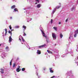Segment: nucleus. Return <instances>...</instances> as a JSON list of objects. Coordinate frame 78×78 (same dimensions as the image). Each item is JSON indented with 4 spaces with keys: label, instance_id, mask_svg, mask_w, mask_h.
I'll list each match as a JSON object with an SVG mask.
<instances>
[{
    "label": "nucleus",
    "instance_id": "nucleus-1",
    "mask_svg": "<svg viewBox=\"0 0 78 78\" xmlns=\"http://www.w3.org/2000/svg\"><path fill=\"white\" fill-rule=\"evenodd\" d=\"M73 32H71L69 35V38L68 40L69 41H73Z\"/></svg>",
    "mask_w": 78,
    "mask_h": 78
},
{
    "label": "nucleus",
    "instance_id": "nucleus-2",
    "mask_svg": "<svg viewBox=\"0 0 78 78\" xmlns=\"http://www.w3.org/2000/svg\"><path fill=\"white\" fill-rule=\"evenodd\" d=\"M61 7V5L57 6L56 7V8H55L54 9L52 13V14H54V13H55V12L56 11V9H59V8H60Z\"/></svg>",
    "mask_w": 78,
    "mask_h": 78
},
{
    "label": "nucleus",
    "instance_id": "nucleus-3",
    "mask_svg": "<svg viewBox=\"0 0 78 78\" xmlns=\"http://www.w3.org/2000/svg\"><path fill=\"white\" fill-rule=\"evenodd\" d=\"M40 28L41 32V34L43 35V37H46V38L47 36L45 35V33H44V31L43 30H42L41 28Z\"/></svg>",
    "mask_w": 78,
    "mask_h": 78
},
{
    "label": "nucleus",
    "instance_id": "nucleus-4",
    "mask_svg": "<svg viewBox=\"0 0 78 78\" xmlns=\"http://www.w3.org/2000/svg\"><path fill=\"white\" fill-rule=\"evenodd\" d=\"M52 35L53 39L54 40H55V39H56V34L54 33H52Z\"/></svg>",
    "mask_w": 78,
    "mask_h": 78
},
{
    "label": "nucleus",
    "instance_id": "nucleus-5",
    "mask_svg": "<svg viewBox=\"0 0 78 78\" xmlns=\"http://www.w3.org/2000/svg\"><path fill=\"white\" fill-rule=\"evenodd\" d=\"M20 66H18V68H17V69L16 70V72H20Z\"/></svg>",
    "mask_w": 78,
    "mask_h": 78
},
{
    "label": "nucleus",
    "instance_id": "nucleus-6",
    "mask_svg": "<svg viewBox=\"0 0 78 78\" xmlns=\"http://www.w3.org/2000/svg\"><path fill=\"white\" fill-rule=\"evenodd\" d=\"M21 38L23 42H25V40H24V39H23V37H22V36H19V40H20V41H21Z\"/></svg>",
    "mask_w": 78,
    "mask_h": 78
},
{
    "label": "nucleus",
    "instance_id": "nucleus-7",
    "mask_svg": "<svg viewBox=\"0 0 78 78\" xmlns=\"http://www.w3.org/2000/svg\"><path fill=\"white\" fill-rule=\"evenodd\" d=\"M32 20V18H28L26 19V20L27 21V22H29L30 21H31Z\"/></svg>",
    "mask_w": 78,
    "mask_h": 78
},
{
    "label": "nucleus",
    "instance_id": "nucleus-8",
    "mask_svg": "<svg viewBox=\"0 0 78 78\" xmlns=\"http://www.w3.org/2000/svg\"><path fill=\"white\" fill-rule=\"evenodd\" d=\"M6 55V54L5 53V52H3L2 53L1 55V56H2V58H4V57H5V55Z\"/></svg>",
    "mask_w": 78,
    "mask_h": 78
},
{
    "label": "nucleus",
    "instance_id": "nucleus-9",
    "mask_svg": "<svg viewBox=\"0 0 78 78\" xmlns=\"http://www.w3.org/2000/svg\"><path fill=\"white\" fill-rule=\"evenodd\" d=\"M46 44H44L43 45H40L38 47L39 48H42V47H45V46H46Z\"/></svg>",
    "mask_w": 78,
    "mask_h": 78
},
{
    "label": "nucleus",
    "instance_id": "nucleus-10",
    "mask_svg": "<svg viewBox=\"0 0 78 78\" xmlns=\"http://www.w3.org/2000/svg\"><path fill=\"white\" fill-rule=\"evenodd\" d=\"M22 28L23 29V31L24 32L25 30H26V29L27 28V27L25 26L24 25H23L22 27Z\"/></svg>",
    "mask_w": 78,
    "mask_h": 78
},
{
    "label": "nucleus",
    "instance_id": "nucleus-11",
    "mask_svg": "<svg viewBox=\"0 0 78 78\" xmlns=\"http://www.w3.org/2000/svg\"><path fill=\"white\" fill-rule=\"evenodd\" d=\"M71 11H75V7L74 6H73L72 8H71Z\"/></svg>",
    "mask_w": 78,
    "mask_h": 78
},
{
    "label": "nucleus",
    "instance_id": "nucleus-12",
    "mask_svg": "<svg viewBox=\"0 0 78 78\" xmlns=\"http://www.w3.org/2000/svg\"><path fill=\"white\" fill-rule=\"evenodd\" d=\"M41 53V51L38 50H37V54L38 55H40Z\"/></svg>",
    "mask_w": 78,
    "mask_h": 78
},
{
    "label": "nucleus",
    "instance_id": "nucleus-13",
    "mask_svg": "<svg viewBox=\"0 0 78 78\" xmlns=\"http://www.w3.org/2000/svg\"><path fill=\"white\" fill-rule=\"evenodd\" d=\"M9 42H12V38H11V36H10L9 37Z\"/></svg>",
    "mask_w": 78,
    "mask_h": 78
},
{
    "label": "nucleus",
    "instance_id": "nucleus-14",
    "mask_svg": "<svg viewBox=\"0 0 78 78\" xmlns=\"http://www.w3.org/2000/svg\"><path fill=\"white\" fill-rule=\"evenodd\" d=\"M41 4H37V8H41Z\"/></svg>",
    "mask_w": 78,
    "mask_h": 78
},
{
    "label": "nucleus",
    "instance_id": "nucleus-15",
    "mask_svg": "<svg viewBox=\"0 0 78 78\" xmlns=\"http://www.w3.org/2000/svg\"><path fill=\"white\" fill-rule=\"evenodd\" d=\"M35 1L36 2L35 3L36 5H37V3H39V0H35Z\"/></svg>",
    "mask_w": 78,
    "mask_h": 78
},
{
    "label": "nucleus",
    "instance_id": "nucleus-16",
    "mask_svg": "<svg viewBox=\"0 0 78 78\" xmlns=\"http://www.w3.org/2000/svg\"><path fill=\"white\" fill-rule=\"evenodd\" d=\"M50 72L51 73H53V71L52 70V68H50Z\"/></svg>",
    "mask_w": 78,
    "mask_h": 78
},
{
    "label": "nucleus",
    "instance_id": "nucleus-17",
    "mask_svg": "<svg viewBox=\"0 0 78 78\" xmlns=\"http://www.w3.org/2000/svg\"><path fill=\"white\" fill-rule=\"evenodd\" d=\"M1 71H0V72L1 73H4V70H3V69H1Z\"/></svg>",
    "mask_w": 78,
    "mask_h": 78
},
{
    "label": "nucleus",
    "instance_id": "nucleus-18",
    "mask_svg": "<svg viewBox=\"0 0 78 78\" xmlns=\"http://www.w3.org/2000/svg\"><path fill=\"white\" fill-rule=\"evenodd\" d=\"M47 51L48 53H50L51 54H53V53L51 51H49L48 50H47Z\"/></svg>",
    "mask_w": 78,
    "mask_h": 78
},
{
    "label": "nucleus",
    "instance_id": "nucleus-19",
    "mask_svg": "<svg viewBox=\"0 0 78 78\" xmlns=\"http://www.w3.org/2000/svg\"><path fill=\"white\" fill-rule=\"evenodd\" d=\"M15 8H16V5H13L11 7V8L12 9H14Z\"/></svg>",
    "mask_w": 78,
    "mask_h": 78
},
{
    "label": "nucleus",
    "instance_id": "nucleus-20",
    "mask_svg": "<svg viewBox=\"0 0 78 78\" xmlns=\"http://www.w3.org/2000/svg\"><path fill=\"white\" fill-rule=\"evenodd\" d=\"M14 11L15 12H16V11H18V9H17V8H16L14 9Z\"/></svg>",
    "mask_w": 78,
    "mask_h": 78
},
{
    "label": "nucleus",
    "instance_id": "nucleus-21",
    "mask_svg": "<svg viewBox=\"0 0 78 78\" xmlns=\"http://www.w3.org/2000/svg\"><path fill=\"white\" fill-rule=\"evenodd\" d=\"M60 37L61 39L63 37V35L62 34H60Z\"/></svg>",
    "mask_w": 78,
    "mask_h": 78
},
{
    "label": "nucleus",
    "instance_id": "nucleus-22",
    "mask_svg": "<svg viewBox=\"0 0 78 78\" xmlns=\"http://www.w3.org/2000/svg\"><path fill=\"white\" fill-rule=\"evenodd\" d=\"M5 36H6V34L7 33V29H5Z\"/></svg>",
    "mask_w": 78,
    "mask_h": 78
},
{
    "label": "nucleus",
    "instance_id": "nucleus-23",
    "mask_svg": "<svg viewBox=\"0 0 78 78\" xmlns=\"http://www.w3.org/2000/svg\"><path fill=\"white\" fill-rule=\"evenodd\" d=\"M20 27L19 26H15V28H19Z\"/></svg>",
    "mask_w": 78,
    "mask_h": 78
},
{
    "label": "nucleus",
    "instance_id": "nucleus-24",
    "mask_svg": "<svg viewBox=\"0 0 78 78\" xmlns=\"http://www.w3.org/2000/svg\"><path fill=\"white\" fill-rule=\"evenodd\" d=\"M53 28L55 30V31H57V27H54Z\"/></svg>",
    "mask_w": 78,
    "mask_h": 78
},
{
    "label": "nucleus",
    "instance_id": "nucleus-25",
    "mask_svg": "<svg viewBox=\"0 0 78 78\" xmlns=\"http://www.w3.org/2000/svg\"><path fill=\"white\" fill-rule=\"evenodd\" d=\"M11 31H9L8 33L10 34V35L11 36H12V32H11Z\"/></svg>",
    "mask_w": 78,
    "mask_h": 78
},
{
    "label": "nucleus",
    "instance_id": "nucleus-26",
    "mask_svg": "<svg viewBox=\"0 0 78 78\" xmlns=\"http://www.w3.org/2000/svg\"><path fill=\"white\" fill-rule=\"evenodd\" d=\"M22 71H25V68H23L21 69Z\"/></svg>",
    "mask_w": 78,
    "mask_h": 78
},
{
    "label": "nucleus",
    "instance_id": "nucleus-27",
    "mask_svg": "<svg viewBox=\"0 0 78 78\" xmlns=\"http://www.w3.org/2000/svg\"><path fill=\"white\" fill-rule=\"evenodd\" d=\"M31 49L32 50H34L35 49V48H34V47L31 48Z\"/></svg>",
    "mask_w": 78,
    "mask_h": 78
},
{
    "label": "nucleus",
    "instance_id": "nucleus-28",
    "mask_svg": "<svg viewBox=\"0 0 78 78\" xmlns=\"http://www.w3.org/2000/svg\"><path fill=\"white\" fill-rule=\"evenodd\" d=\"M16 64L15 63H13V67H16Z\"/></svg>",
    "mask_w": 78,
    "mask_h": 78
},
{
    "label": "nucleus",
    "instance_id": "nucleus-29",
    "mask_svg": "<svg viewBox=\"0 0 78 78\" xmlns=\"http://www.w3.org/2000/svg\"><path fill=\"white\" fill-rule=\"evenodd\" d=\"M9 27L10 30H11V29H12V27H11V26L10 25V26H9Z\"/></svg>",
    "mask_w": 78,
    "mask_h": 78
},
{
    "label": "nucleus",
    "instance_id": "nucleus-30",
    "mask_svg": "<svg viewBox=\"0 0 78 78\" xmlns=\"http://www.w3.org/2000/svg\"><path fill=\"white\" fill-rule=\"evenodd\" d=\"M26 35H27V34H25V32H24V34H23V36H26Z\"/></svg>",
    "mask_w": 78,
    "mask_h": 78
},
{
    "label": "nucleus",
    "instance_id": "nucleus-31",
    "mask_svg": "<svg viewBox=\"0 0 78 78\" xmlns=\"http://www.w3.org/2000/svg\"><path fill=\"white\" fill-rule=\"evenodd\" d=\"M36 73L37 74V76H38V71H36Z\"/></svg>",
    "mask_w": 78,
    "mask_h": 78
},
{
    "label": "nucleus",
    "instance_id": "nucleus-32",
    "mask_svg": "<svg viewBox=\"0 0 78 78\" xmlns=\"http://www.w3.org/2000/svg\"><path fill=\"white\" fill-rule=\"evenodd\" d=\"M2 34H3V37H4L5 36V34L4 33V32H3L2 33Z\"/></svg>",
    "mask_w": 78,
    "mask_h": 78
},
{
    "label": "nucleus",
    "instance_id": "nucleus-33",
    "mask_svg": "<svg viewBox=\"0 0 78 78\" xmlns=\"http://www.w3.org/2000/svg\"><path fill=\"white\" fill-rule=\"evenodd\" d=\"M6 51H9V48H8V49H5Z\"/></svg>",
    "mask_w": 78,
    "mask_h": 78
},
{
    "label": "nucleus",
    "instance_id": "nucleus-34",
    "mask_svg": "<svg viewBox=\"0 0 78 78\" xmlns=\"http://www.w3.org/2000/svg\"><path fill=\"white\" fill-rule=\"evenodd\" d=\"M12 62V60H11V62H10V66H11L12 65V64H11Z\"/></svg>",
    "mask_w": 78,
    "mask_h": 78
},
{
    "label": "nucleus",
    "instance_id": "nucleus-35",
    "mask_svg": "<svg viewBox=\"0 0 78 78\" xmlns=\"http://www.w3.org/2000/svg\"><path fill=\"white\" fill-rule=\"evenodd\" d=\"M65 57V55H62V58H64Z\"/></svg>",
    "mask_w": 78,
    "mask_h": 78
},
{
    "label": "nucleus",
    "instance_id": "nucleus-36",
    "mask_svg": "<svg viewBox=\"0 0 78 78\" xmlns=\"http://www.w3.org/2000/svg\"><path fill=\"white\" fill-rule=\"evenodd\" d=\"M52 22H53V20H52V19H51V23H52Z\"/></svg>",
    "mask_w": 78,
    "mask_h": 78
},
{
    "label": "nucleus",
    "instance_id": "nucleus-37",
    "mask_svg": "<svg viewBox=\"0 0 78 78\" xmlns=\"http://www.w3.org/2000/svg\"><path fill=\"white\" fill-rule=\"evenodd\" d=\"M55 77H56V76H54L51 77V78H55Z\"/></svg>",
    "mask_w": 78,
    "mask_h": 78
},
{
    "label": "nucleus",
    "instance_id": "nucleus-38",
    "mask_svg": "<svg viewBox=\"0 0 78 78\" xmlns=\"http://www.w3.org/2000/svg\"><path fill=\"white\" fill-rule=\"evenodd\" d=\"M46 69H47L46 68H43L44 70H46Z\"/></svg>",
    "mask_w": 78,
    "mask_h": 78
},
{
    "label": "nucleus",
    "instance_id": "nucleus-39",
    "mask_svg": "<svg viewBox=\"0 0 78 78\" xmlns=\"http://www.w3.org/2000/svg\"><path fill=\"white\" fill-rule=\"evenodd\" d=\"M68 21V19H66V22H67V21Z\"/></svg>",
    "mask_w": 78,
    "mask_h": 78
},
{
    "label": "nucleus",
    "instance_id": "nucleus-40",
    "mask_svg": "<svg viewBox=\"0 0 78 78\" xmlns=\"http://www.w3.org/2000/svg\"><path fill=\"white\" fill-rule=\"evenodd\" d=\"M9 48V47H8V46H7L6 47L5 49H7L8 48Z\"/></svg>",
    "mask_w": 78,
    "mask_h": 78
},
{
    "label": "nucleus",
    "instance_id": "nucleus-41",
    "mask_svg": "<svg viewBox=\"0 0 78 78\" xmlns=\"http://www.w3.org/2000/svg\"><path fill=\"white\" fill-rule=\"evenodd\" d=\"M61 22H59V23H58V24H59V25H60V24H61Z\"/></svg>",
    "mask_w": 78,
    "mask_h": 78
},
{
    "label": "nucleus",
    "instance_id": "nucleus-42",
    "mask_svg": "<svg viewBox=\"0 0 78 78\" xmlns=\"http://www.w3.org/2000/svg\"><path fill=\"white\" fill-rule=\"evenodd\" d=\"M14 30L13 29H12V30H11V32H12V31H14Z\"/></svg>",
    "mask_w": 78,
    "mask_h": 78
},
{
    "label": "nucleus",
    "instance_id": "nucleus-43",
    "mask_svg": "<svg viewBox=\"0 0 78 78\" xmlns=\"http://www.w3.org/2000/svg\"><path fill=\"white\" fill-rule=\"evenodd\" d=\"M10 19H12V17H10Z\"/></svg>",
    "mask_w": 78,
    "mask_h": 78
},
{
    "label": "nucleus",
    "instance_id": "nucleus-44",
    "mask_svg": "<svg viewBox=\"0 0 78 78\" xmlns=\"http://www.w3.org/2000/svg\"><path fill=\"white\" fill-rule=\"evenodd\" d=\"M76 64H77V66H78V62H76Z\"/></svg>",
    "mask_w": 78,
    "mask_h": 78
},
{
    "label": "nucleus",
    "instance_id": "nucleus-45",
    "mask_svg": "<svg viewBox=\"0 0 78 78\" xmlns=\"http://www.w3.org/2000/svg\"><path fill=\"white\" fill-rule=\"evenodd\" d=\"M68 51V50H66V51Z\"/></svg>",
    "mask_w": 78,
    "mask_h": 78
},
{
    "label": "nucleus",
    "instance_id": "nucleus-46",
    "mask_svg": "<svg viewBox=\"0 0 78 78\" xmlns=\"http://www.w3.org/2000/svg\"><path fill=\"white\" fill-rule=\"evenodd\" d=\"M23 9H24V10H25L26 9L25 8Z\"/></svg>",
    "mask_w": 78,
    "mask_h": 78
},
{
    "label": "nucleus",
    "instance_id": "nucleus-47",
    "mask_svg": "<svg viewBox=\"0 0 78 78\" xmlns=\"http://www.w3.org/2000/svg\"><path fill=\"white\" fill-rule=\"evenodd\" d=\"M59 5H61V3H59Z\"/></svg>",
    "mask_w": 78,
    "mask_h": 78
},
{
    "label": "nucleus",
    "instance_id": "nucleus-48",
    "mask_svg": "<svg viewBox=\"0 0 78 78\" xmlns=\"http://www.w3.org/2000/svg\"><path fill=\"white\" fill-rule=\"evenodd\" d=\"M29 50H30V48H29Z\"/></svg>",
    "mask_w": 78,
    "mask_h": 78
},
{
    "label": "nucleus",
    "instance_id": "nucleus-49",
    "mask_svg": "<svg viewBox=\"0 0 78 78\" xmlns=\"http://www.w3.org/2000/svg\"><path fill=\"white\" fill-rule=\"evenodd\" d=\"M77 3H78V1H77Z\"/></svg>",
    "mask_w": 78,
    "mask_h": 78
},
{
    "label": "nucleus",
    "instance_id": "nucleus-50",
    "mask_svg": "<svg viewBox=\"0 0 78 78\" xmlns=\"http://www.w3.org/2000/svg\"><path fill=\"white\" fill-rule=\"evenodd\" d=\"M22 44H23L22 43Z\"/></svg>",
    "mask_w": 78,
    "mask_h": 78
},
{
    "label": "nucleus",
    "instance_id": "nucleus-51",
    "mask_svg": "<svg viewBox=\"0 0 78 78\" xmlns=\"http://www.w3.org/2000/svg\"><path fill=\"white\" fill-rule=\"evenodd\" d=\"M0 46H1V45L0 44Z\"/></svg>",
    "mask_w": 78,
    "mask_h": 78
},
{
    "label": "nucleus",
    "instance_id": "nucleus-52",
    "mask_svg": "<svg viewBox=\"0 0 78 78\" xmlns=\"http://www.w3.org/2000/svg\"><path fill=\"white\" fill-rule=\"evenodd\" d=\"M4 31H5V30H4Z\"/></svg>",
    "mask_w": 78,
    "mask_h": 78
},
{
    "label": "nucleus",
    "instance_id": "nucleus-53",
    "mask_svg": "<svg viewBox=\"0 0 78 78\" xmlns=\"http://www.w3.org/2000/svg\"><path fill=\"white\" fill-rule=\"evenodd\" d=\"M1 1H2V0H1Z\"/></svg>",
    "mask_w": 78,
    "mask_h": 78
}]
</instances>
